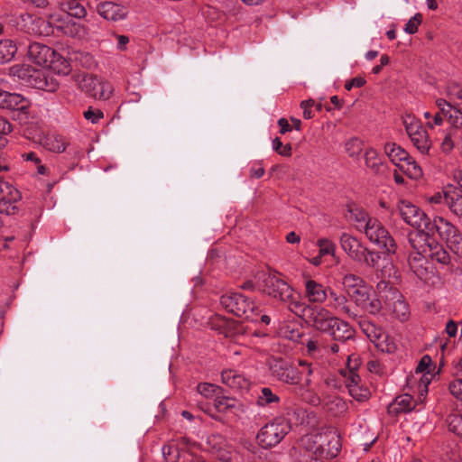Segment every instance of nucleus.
Here are the masks:
<instances>
[{"instance_id": "6ab92c4d", "label": "nucleus", "mask_w": 462, "mask_h": 462, "mask_svg": "<svg viewBox=\"0 0 462 462\" xmlns=\"http://www.w3.org/2000/svg\"><path fill=\"white\" fill-rule=\"evenodd\" d=\"M28 106V101L22 95L0 90V108L24 111Z\"/></svg>"}, {"instance_id": "72a5a7b5", "label": "nucleus", "mask_w": 462, "mask_h": 462, "mask_svg": "<svg viewBox=\"0 0 462 462\" xmlns=\"http://www.w3.org/2000/svg\"><path fill=\"white\" fill-rule=\"evenodd\" d=\"M448 430L456 435L462 437V412L456 411L449 414L446 420Z\"/></svg>"}, {"instance_id": "13d9d810", "label": "nucleus", "mask_w": 462, "mask_h": 462, "mask_svg": "<svg viewBox=\"0 0 462 462\" xmlns=\"http://www.w3.org/2000/svg\"><path fill=\"white\" fill-rule=\"evenodd\" d=\"M366 80L363 77H356L345 83V88L350 91L353 88H362L365 85Z\"/></svg>"}, {"instance_id": "338daca9", "label": "nucleus", "mask_w": 462, "mask_h": 462, "mask_svg": "<svg viewBox=\"0 0 462 462\" xmlns=\"http://www.w3.org/2000/svg\"><path fill=\"white\" fill-rule=\"evenodd\" d=\"M457 326L453 320H449L446 325V332L450 337H453L457 335Z\"/></svg>"}, {"instance_id": "3c124183", "label": "nucleus", "mask_w": 462, "mask_h": 462, "mask_svg": "<svg viewBox=\"0 0 462 462\" xmlns=\"http://www.w3.org/2000/svg\"><path fill=\"white\" fill-rule=\"evenodd\" d=\"M340 374L345 378V383L347 387L348 391L350 390V385L353 384H360V376L356 372L353 371H340Z\"/></svg>"}, {"instance_id": "6e6552de", "label": "nucleus", "mask_w": 462, "mask_h": 462, "mask_svg": "<svg viewBox=\"0 0 462 462\" xmlns=\"http://www.w3.org/2000/svg\"><path fill=\"white\" fill-rule=\"evenodd\" d=\"M263 292L269 297L279 300H290L293 295V288L289 285L280 275L274 271L263 273Z\"/></svg>"}, {"instance_id": "0eeeda50", "label": "nucleus", "mask_w": 462, "mask_h": 462, "mask_svg": "<svg viewBox=\"0 0 462 462\" xmlns=\"http://www.w3.org/2000/svg\"><path fill=\"white\" fill-rule=\"evenodd\" d=\"M402 124L411 143L421 154H429L432 142L421 122L411 114L402 116Z\"/></svg>"}, {"instance_id": "4c0bfd02", "label": "nucleus", "mask_w": 462, "mask_h": 462, "mask_svg": "<svg viewBox=\"0 0 462 462\" xmlns=\"http://www.w3.org/2000/svg\"><path fill=\"white\" fill-rule=\"evenodd\" d=\"M342 283L346 293L365 284V281L361 277L354 273H347L344 275L342 278Z\"/></svg>"}, {"instance_id": "bb28decb", "label": "nucleus", "mask_w": 462, "mask_h": 462, "mask_svg": "<svg viewBox=\"0 0 462 462\" xmlns=\"http://www.w3.org/2000/svg\"><path fill=\"white\" fill-rule=\"evenodd\" d=\"M340 245L343 251L352 258L359 249L364 245L363 243L353 236L343 233L340 236Z\"/></svg>"}, {"instance_id": "4468645a", "label": "nucleus", "mask_w": 462, "mask_h": 462, "mask_svg": "<svg viewBox=\"0 0 462 462\" xmlns=\"http://www.w3.org/2000/svg\"><path fill=\"white\" fill-rule=\"evenodd\" d=\"M328 306L335 310L339 314H343L349 319H356L358 318L357 313L352 310L349 305L348 295L337 291L334 289H328Z\"/></svg>"}, {"instance_id": "b1692460", "label": "nucleus", "mask_w": 462, "mask_h": 462, "mask_svg": "<svg viewBox=\"0 0 462 462\" xmlns=\"http://www.w3.org/2000/svg\"><path fill=\"white\" fill-rule=\"evenodd\" d=\"M334 340L345 342L354 337V330L350 325L337 318L333 321V328L328 332Z\"/></svg>"}, {"instance_id": "4d7b16f0", "label": "nucleus", "mask_w": 462, "mask_h": 462, "mask_svg": "<svg viewBox=\"0 0 462 462\" xmlns=\"http://www.w3.org/2000/svg\"><path fill=\"white\" fill-rule=\"evenodd\" d=\"M361 364V359L357 355H350L347 357L346 368L343 371H353L356 372Z\"/></svg>"}, {"instance_id": "1a4fd4ad", "label": "nucleus", "mask_w": 462, "mask_h": 462, "mask_svg": "<svg viewBox=\"0 0 462 462\" xmlns=\"http://www.w3.org/2000/svg\"><path fill=\"white\" fill-rule=\"evenodd\" d=\"M363 230L372 243L388 254H395L397 250L395 240L377 218L369 220Z\"/></svg>"}, {"instance_id": "79ce46f5", "label": "nucleus", "mask_w": 462, "mask_h": 462, "mask_svg": "<svg viewBox=\"0 0 462 462\" xmlns=\"http://www.w3.org/2000/svg\"><path fill=\"white\" fill-rule=\"evenodd\" d=\"M417 374L413 375V378L415 379V376ZM420 378L418 381V391H419V398L420 402L425 398L426 394L428 393V385L430 383L431 374L428 372L427 374H419Z\"/></svg>"}, {"instance_id": "a878e982", "label": "nucleus", "mask_w": 462, "mask_h": 462, "mask_svg": "<svg viewBox=\"0 0 462 462\" xmlns=\"http://www.w3.org/2000/svg\"><path fill=\"white\" fill-rule=\"evenodd\" d=\"M384 152L395 165L399 164V162L410 160V154L401 146L393 143H385Z\"/></svg>"}, {"instance_id": "ddd939ff", "label": "nucleus", "mask_w": 462, "mask_h": 462, "mask_svg": "<svg viewBox=\"0 0 462 462\" xmlns=\"http://www.w3.org/2000/svg\"><path fill=\"white\" fill-rule=\"evenodd\" d=\"M336 317L323 307L308 306L305 309V321L315 329L328 333L333 328Z\"/></svg>"}, {"instance_id": "e2e57ef3", "label": "nucleus", "mask_w": 462, "mask_h": 462, "mask_svg": "<svg viewBox=\"0 0 462 462\" xmlns=\"http://www.w3.org/2000/svg\"><path fill=\"white\" fill-rule=\"evenodd\" d=\"M12 132V125L3 116H0V134H8Z\"/></svg>"}, {"instance_id": "f8f14e48", "label": "nucleus", "mask_w": 462, "mask_h": 462, "mask_svg": "<svg viewBox=\"0 0 462 462\" xmlns=\"http://www.w3.org/2000/svg\"><path fill=\"white\" fill-rule=\"evenodd\" d=\"M269 366L273 376L283 383L297 384L301 379L302 372L289 361L273 358L270 361Z\"/></svg>"}, {"instance_id": "774afa93", "label": "nucleus", "mask_w": 462, "mask_h": 462, "mask_svg": "<svg viewBox=\"0 0 462 462\" xmlns=\"http://www.w3.org/2000/svg\"><path fill=\"white\" fill-rule=\"evenodd\" d=\"M264 174V169L262 166L252 167L250 170V177L259 179Z\"/></svg>"}, {"instance_id": "2f4dec72", "label": "nucleus", "mask_w": 462, "mask_h": 462, "mask_svg": "<svg viewBox=\"0 0 462 462\" xmlns=\"http://www.w3.org/2000/svg\"><path fill=\"white\" fill-rule=\"evenodd\" d=\"M399 169L409 178L417 180L422 176L421 168L410 156V160L404 161L402 164H397Z\"/></svg>"}, {"instance_id": "39448f33", "label": "nucleus", "mask_w": 462, "mask_h": 462, "mask_svg": "<svg viewBox=\"0 0 462 462\" xmlns=\"http://www.w3.org/2000/svg\"><path fill=\"white\" fill-rule=\"evenodd\" d=\"M290 430V423L284 418L278 417L260 429L256 439L262 448H271L277 446Z\"/></svg>"}, {"instance_id": "09e8293b", "label": "nucleus", "mask_w": 462, "mask_h": 462, "mask_svg": "<svg viewBox=\"0 0 462 462\" xmlns=\"http://www.w3.org/2000/svg\"><path fill=\"white\" fill-rule=\"evenodd\" d=\"M162 453L167 462H178L180 457L179 449L176 446L168 445L162 448Z\"/></svg>"}, {"instance_id": "a18cd8bd", "label": "nucleus", "mask_w": 462, "mask_h": 462, "mask_svg": "<svg viewBox=\"0 0 462 462\" xmlns=\"http://www.w3.org/2000/svg\"><path fill=\"white\" fill-rule=\"evenodd\" d=\"M423 116L427 120L426 126L430 129H433L435 126L441 125L444 121L443 117L436 112L425 111L423 113Z\"/></svg>"}, {"instance_id": "864d4df0", "label": "nucleus", "mask_w": 462, "mask_h": 462, "mask_svg": "<svg viewBox=\"0 0 462 462\" xmlns=\"http://www.w3.org/2000/svg\"><path fill=\"white\" fill-rule=\"evenodd\" d=\"M285 303L289 304V309L295 314L301 313L302 316L305 318V309L309 305H305L304 303L297 300L294 299V294L292 295L291 299L290 300L284 301Z\"/></svg>"}, {"instance_id": "dca6fc26", "label": "nucleus", "mask_w": 462, "mask_h": 462, "mask_svg": "<svg viewBox=\"0 0 462 462\" xmlns=\"http://www.w3.org/2000/svg\"><path fill=\"white\" fill-rule=\"evenodd\" d=\"M97 13L106 20L118 22L125 19L128 14L127 9L114 2H104L97 5Z\"/></svg>"}, {"instance_id": "f704fd0d", "label": "nucleus", "mask_w": 462, "mask_h": 462, "mask_svg": "<svg viewBox=\"0 0 462 462\" xmlns=\"http://www.w3.org/2000/svg\"><path fill=\"white\" fill-rule=\"evenodd\" d=\"M291 462H321L308 450L292 448L290 450Z\"/></svg>"}, {"instance_id": "5701e85b", "label": "nucleus", "mask_w": 462, "mask_h": 462, "mask_svg": "<svg viewBox=\"0 0 462 462\" xmlns=\"http://www.w3.org/2000/svg\"><path fill=\"white\" fill-rule=\"evenodd\" d=\"M222 383L235 390L247 388L248 380L236 370L226 369L221 374Z\"/></svg>"}, {"instance_id": "7ed1b4c3", "label": "nucleus", "mask_w": 462, "mask_h": 462, "mask_svg": "<svg viewBox=\"0 0 462 462\" xmlns=\"http://www.w3.org/2000/svg\"><path fill=\"white\" fill-rule=\"evenodd\" d=\"M377 290L383 300L384 309L401 321L406 320L410 314L409 306L401 292L386 282H380Z\"/></svg>"}, {"instance_id": "de8ad7c7", "label": "nucleus", "mask_w": 462, "mask_h": 462, "mask_svg": "<svg viewBox=\"0 0 462 462\" xmlns=\"http://www.w3.org/2000/svg\"><path fill=\"white\" fill-rule=\"evenodd\" d=\"M273 149L280 155L285 157L291 156V145L287 143L285 145L282 144L281 139L276 137L273 141Z\"/></svg>"}, {"instance_id": "c756f323", "label": "nucleus", "mask_w": 462, "mask_h": 462, "mask_svg": "<svg viewBox=\"0 0 462 462\" xmlns=\"http://www.w3.org/2000/svg\"><path fill=\"white\" fill-rule=\"evenodd\" d=\"M346 294L357 307L361 308L365 304V300H369L370 290L366 284H364L348 291Z\"/></svg>"}, {"instance_id": "e433bc0d", "label": "nucleus", "mask_w": 462, "mask_h": 462, "mask_svg": "<svg viewBox=\"0 0 462 462\" xmlns=\"http://www.w3.org/2000/svg\"><path fill=\"white\" fill-rule=\"evenodd\" d=\"M450 393L456 398V411L462 412V379L450 382L448 386Z\"/></svg>"}, {"instance_id": "4be33fe9", "label": "nucleus", "mask_w": 462, "mask_h": 462, "mask_svg": "<svg viewBox=\"0 0 462 462\" xmlns=\"http://www.w3.org/2000/svg\"><path fill=\"white\" fill-rule=\"evenodd\" d=\"M351 259L362 266L374 269L377 267L381 255L379 252L371 250L364 245Z\"/></svg>"}, {"instance_id": "8fccbe9b", "label": "nucleus", "mask_w": 462, "mask_h": 462, "mask_svg": "<svg viewBox=\"0 0 462 462\" xmlns=\"http://www.w3.org/2000/svg\"><path fill=\"white\" fill-rule=\"evenodd\" d=\"M422 22V15L420 14H416L412 16L405 24L404 31L409 34H413L417 32L419 25Z\"/></svg>"}, {"instance_id": "f3484780", "label": "nucleus", "mask_w": 462, "mask_h": 462, "mask_svg": "<svg viewBox=\"0 0 462 462\" xmlns=\"http://www.w3.org/2000/svg\"><path fill=\"white\" fill-rule=\"evenodd\" d=\"M54 51L48 46L33 42L29 46L28 57L40 66H48L52 60Z\"/></svg>"}, {"instance_id": "aec40b11", "label": "nucleus", "mask_w": 462, "mask_h": 462, "mask_svg": "<svg viewBox=\"0 0 462 462\" xmlns=\"http://www.w3.org/2000/svg\"><path fill=\"white\" fill-rule=\"evenodd\" d=\"M365 163L366 168L374 175H384L388 166L374 148L370 147L365 152Z\"/></svg>"}, {"instance_id": "2eb2a0df", "label": "nucleus", "mask_w": 462, "mask_h": 462, "mask_svg": "<svg viewBox=\"0 0 462 462\" xmlns=\"http://www.w3.org/2000/svg\"><path fill=\"white\" fill-rule=\"evenodd\" d=\"M435 104L438 108V110L435 111L437 114H439L443 119L446 118L452 126L462 128V114L460 110L456 107L454 102L438 98Z\"/></svg>"}, {"instance_id": "603ef678", "label": "nucleus", "mask_w": 462, "mask_h": 462, "mask_svg": "<svg viewBox=\"0 0 462 462\" xmlns=\"http://www.w3.org/2000/svg\"><path fill=\"white\" fill-rule=\"evenodd\" d=\"M83 116L86 120L90 121L92 124H97L104 117V113L100 109L88 107V110L83 113Z\"/></svg>"}, {"instance_id": "473e14b6", "label": "nucleus", "mask_w": 462, "mask_h": 462, "mask_svg": "<svg viewBox=\"0 0 462 462\" xmlns=\"http://www.w3.org/2000/svg\"><path fill=\"white\" fill-rule=\"evenodd\" d=\"M349 218L352 221L356 223V228L358 230H363L365 227V225L369 220H372L374 217H370L368 214L362 208L357 207L350 208L348 209Z\"/></svg>"}, {"instance_id": "cd10ccee", "label": "nucleus", "mask_w": 462, "mask_h": 462, "mask_svg": "<svg viewBox=\"0 0 462 462\" xmlns=\"http://www.w3.org/2000/svg\"><path fill=\"white\" fill-rule=\"evenodd\" d=\"M65 139L56 134H47L43 141V145L46 149L54 152H63L67 147Z\"/></svg>"}, {"instance_id": "37998d69", "label": "nucleus", "mask_w": 462, "mask_h": 462, "mask_svg": "<svg viewBox=\"0 0 462 462\" xmlns=\"http://www.w3.org/2000/svg\"><path fill=\"white\" fill-rule=\"evenodd\" d=\"M348 392L353 398L359 402L365 401L370 396L369 390L360 384L350 385V390Z\"/></svg>"}, {"instance_id": "f03ea898", "label": "nucleus", "mask_w": 462, "mask_h": 462, "mask_svg": "<svg viewBox=\"0 0 462 462\" xmlns=\"http://www.w3.org/2000/svg\"><path fill=\"white\" fill-rule=\"evenodd\" d=\"M435 232L454 254L462 256V233L455 225L442 217H436L429 234L434 235Z\"/></svg>"}, {"instance_id": "9b49d317", "label": "nucleus", "mask_w": 462, "mask_h": 462, "mask_svg": "<svg viewBox=\"0 0 462 462\" xmlns=\"http://www.w3.org/2000/svg\"><path fill=\"white\" fill-rule=\"evenodd\" d=\"M359 326L361 330L378 349L387 353H392L395 350V344L381 327L366 319L361 320Z\"/></svg>"}, {"instance_id": "c9c22d12", "label": "nucleus", "mask_w": 462, "mask_h": 462, "mask_svg": "<svg viewBox=\"0 0 462 462\" xmlns=\"http://www.w3.org/2000/svg\"><path fill=\"white\" fill-rule=\"evenodd\" d=\"M238 405V402L234 398L226 396L217 397L214 400V406L219 412H227L236 409Z\"/></svg>"}, {"instance_id": "9d476101", "label": "nucleus", "mask_w": 462, "mask_h": 462, "mask_svg": "<svg viewBox=\"0 0 462 462\" xmlns=\"http://www.w3.org/2000/svg\"><path fill=\"white\" fill-rule=\"evenodd\" d=\"M399 212L408 225L418 230L416 233L429 234L432 221L419 208L410 202L402 201L399 204Z\"/></svg>"}, {"instance_id": "412c9836", "label": "nucleus", "mask_w": 462, "mask_h": 462, "mask_svg": "<svg viewBox=\"0 0 462 462\" xmlns=\"http://www.w3.org/2000/svg\"><path fill=\"white\" fill-rule=\"evenodd\" d=\"M304 285L305 296L310 302L323 303L327 300V290L321 283L312 279H307L304 282Z\"/></svg>"}, {"instance_id": "a211bd4d", "label": "nucleus", "mask_w": 462, "mask_h": 462, "mask_svg": "<svg viewBox=\"0 0 462 462\" xmlns=\"http://www.w3.org/2000/svg\"><path fill=\"white\" fill-rule=\"evenodd\" d=\"M445 205L454 216L462 219V189L461 187L448 186L446 188Z\"/></svg>"}, {"instance_id": "5fc2aeb1", "label": "nucleus", "mask_w": 462, "mask_h": 462, "mask_svg": "<svg viewBox=\"0 0 462 462\" xmlns=\"http://www.w3.org/2000/svg\"><path fill=\"white\" fill-rule=\"evenodd\" d=\"M30 73V67L29 66H20L15 65L10 68V74L14 76H17L20 79H24L25 77L29 76L30 78L32 77V75Z\"/></svg>"}, {"instance_id": "20e7f679", "label": "nucleus", "mask_w": 462, "mask_h": 462, "mask_svg": "<svg viewBox=\"0 0 462 462\" xmlns=\"http://www.w3.org/2000/svg\"><path fill=\"white\" fill-rule=\"evenodd\" d=\"M220 304L226 311L245 319H254L259 315L254 300L240 292L222 295Z\"/></svg>"}, {"instance_id": "49530a36", "label": "nucleus", "mask_w": 462, "mask_h": 462, "mask_svg": "<svg viewBox=\"0 0 462 462\" xmlns=\"http://www.w3.org/2000/svg\"><path fill=\"white\" fill-rule=\"evenodd\" d=\"M317 244L319 248V255L320 256H324V255H328V254H334L336 245L330 240L326 239V238H321V239L318 240Z\"/></svg>"}, {"instance_id": "680f3d73", "label": "nucleus", "mask_w": 462, "mask_h": 462, "mask_svg": "<svg viewBox=\"0 0 462 462\" xmlns=\"http://www.w3.org/2000/svg\"><path fill=\"white\" fill-rule=\"evenodd\" d=\"M431 362V359L429 356H424L421 360L420 361L416 370L415 374H424V371L428 369L430 364Z\"/></svg>"}, {"instance_id": "7c9ffc66", "label": "nucleus", "mask_w": 462, "mask_h": 462, "mask_svg": "<svg viewBox=\"0 0 462 462\" xmlns=\"http://www.w3.org/2000/svg\"><path fill=\"white\" fill-rule=\"evenodd\" d=\"M280 402V397L269 387H263L257 397L256 403L261 407L272 406Z\"/></svg>"}, {"instance_id": "6e6d98bb", "label": "nucleus", "mask_w": 462, "mask_h": 462, "mask_svg": "<svg viewBox=\"0 0 462 462\" xmlns=\"http://www.w3.org/2000/svg\"><path fill=\"white\" fill-rule=\"evenodd\" d=\"M69 14L76 18H82L87 14L85 7L77 2L70 3Z\"/></svg>"}, {"instance_id": "69168bd1", "label": "nucleus", "mask_w": 462, "mask_h": 462, "mask_svg": "<svg viewBox=\"0 0 462 462\" xmlns=\"http://www.w3.org/2000/svg\"><path fill=\"white\" fill-rule=\"evenodd\" d=\"M278 125L280 126V133L282 134H284L285 133L291 131V126L290 125L286 118H280L278 120Z\"/></svg>"}, {"instance_id": "58836bf2", "label": "nucleus", "mask_w": 462, "mask_h": 462, "mask_svg": "<svg viewBox=\"0 0 462 462\" xmlns=\"http://www.w3.org/2000/svg\"><path fill=\"white\" fill-rule=\"evenodd\" d=\"M364 147V143L358 138H351L346 143V152L352 158H357Z\"/></svg>"}, {"instance_id": "052dcab7", "label": "nucleus", "mask_w": 462, "mask_h": 462, "mask_svg": "<svg viewBox=\"0 0 462 462\" xmlns=\"http://www.w3.org/2000/svg\"><path fill=\"white\" fill-rule=\"evenodd\" d=\"M454 148V142L450 134H446L443 141L440 143V150L445 152H450Z\"/></svg>"}, {"instance_id": "c03bdc74", "label": "nucleus", "mask_w": 462, "mask_h": 462, "mask_svg": "<svg viewBox=\"0 0 462 462\" xmlns=\"http://www.w3.org/2000/svg\"><path fill=\"white\" fill-rule=\"evenodd\" d=\"M198 393L206 398H212L220 387L209 383H200L197 386Z\"/></svg>"}, {"instance_id": "393cba45", "label": "nucleus", "mask_w": 462, "mask_h": 462, "mask_svg": "<svg viewBox=\"0 0 462 462\" xmlns=\"http://www.w3.org/2000/svg\"><path fill=\"white\" fill-rule=\"evenodd\" d=\"M416 406V402L413 397L409 394H402L395 398V400L389 405L388 411L390 413L398 414L401 412H408L412 411Z\"/></svg>"}, {"instance_id": "ea45409f", "label": "nucleus", "mask_w": 462, "mask_h": 462, "mask_svg": "<svg viewBox=\"0 0 462 462\" xmlns=\"http://www.w3.org/2000/svg\"><path fill=\"white\" fill-rule=\"evenodd\" d=\"M383 302V300L381 296L380 298L373 299L369 297V300H365V304L362 306L361 309L372 315H376L384 308V304Z\"/></svg>"}, {"instance_id": "0e129e2a", "label": "nucleus", "mask_w": 462, "mask_h": 462, "mask_svg": "<svg viewBox=\"0 0 462 462\" xmlns=\"http://www.w3.org/2000/svg\"><path fill=\"white\" fill-rule=\"evenodd\" d=\"M117 40V49L120 51L126 50V45L129 42V37L126 35H115Z\"/></svg>"}, {"instance_id": "423d86ee", "label": "nucleus", "mask_w": 462, "mask_h": 462, "mask_svg": "<svg viewBox=\"0 0 462 462\" xmlns=\"http://www.w3.org/2000/svg\"><path fill=\"white\" fill-rule=\"evenodd\" d=\"M73 79L77 87L90 97L106 100L112 94L111 85L96 75L82 72L74 75Z\"/></svg>"}, {"instance_id": "f257e3e1", "label": "nucleus", "mask_w": 462, "mask_h": 462, "mask_svg": "<svg viewBox=\"0 0 462 462\" xmlns=\"http://www.w3.org/2000/svg\"><path fill=\"white\" fill-rule=\"evenodd\" d=\"M431 234L411 233L409 243L414 250H420L424 258H430L439 263L448 264L450 256L441 244L435 241Z\"/></svg>"}, {"instance_id": "a19ab883", "label": "nucleus", "mask_w": 462, "mask_h": 462, "mask_svg": "<svg viewBox=\"0 0 462 462\" xmlns=\"http://www.w3.org/2000/svg\"><path fill=\"white\" fill-rule=\"evenodd\" d=\"M50 66L54 71L60 75H68L71 70L69 62L62 57L52 60Z\"/></svg>"}, {"instance_id": "bf43d9fd", "label": "nucleus", "mask_w": 462, "mask_h": 462, "mask_svg": "<svg viewBox=\"0 0 462 462\" xmlns=\"http://www.w3.org/2000/svg\"><path fill=\"white\" fill-rule=\"evenodd\" d=\"M448 95L450 100L455 103L456 107L458 108L462 114V88L454 92H449Z\"/></svg>"}, {"instance_id": "c85d7f7f", "label": "nucleus", "mask_w": 462, "mask_h": 462, "mask_svg": "<svg viewBox=\"0 0 462 462\" xmlns=\"http://www.w3.org/2000/svg\"><path fill=\"white\" fill-rule=\"evenodd\" d=\"M17 47L15 43L9 39L0 41V63H7L11 61L15 53Z\"/></svg>"}]
</instances>
